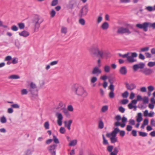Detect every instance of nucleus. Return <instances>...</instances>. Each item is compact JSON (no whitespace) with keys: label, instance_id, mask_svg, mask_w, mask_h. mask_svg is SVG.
<instances>
[{"label":"nucleus","instance_id":"0e129e2a","mask_svg":"<svg viewBox=\"0 0 155 155\" xmlns=\"http://www.w3.org/2000/svg\"><path fill=\"white\" fill-rule=\"evenodd\" d=\"M15 46L16 47H17L18 48H19L20 44H19V42L18 40H15Z\"/></svg>","mask_w":155,"mask_h":155},{"label":"nucleus","instance_id":"338daca9","mask_svg":"<svg viewBox=\"0 0 155 155\" xmlns=\"http://www.w3.org/2000/svg\"><path fill=\"white\" fill-rule=\"evenodd\" d=\"M63 112L65 114L67 115L69 114L68 110L65 108H63Z\"/></svg>","mask_w":155,"mask_h":155},{"label":"nucleus","instance_id":"6e6d98bb","mask_svg":"<svg viewBox=\"0 0 155 155\" xmlns=\"http://www.w3.org/2000/svg\"><path fill=\"white\" fill-rule=\"evenodd\" d=\"M11 29L14 31H17L18 30V28L17 26L15 25L12 26L11 28Z\"/></svg>","mask_w":155,"mask_h":155},{"label":"nucleus","instance_id":"6ab92c4d","mask_svg":"<svg viewBox=\"0 0 155 155\" xmlns=\"http://www.w3.org/2000/svg\"><path fill=\"white\" fill-rule=\"evenodd\" d=\"M77 143V140L76 139L70 141L69 145L70 146H74L76 145Z\"/></svg>","mask_w":155,"mask_h":155},{"label":"nucleus","instance_id":"473e14b6","mask_svg":"<svg viewBox=\"0 0 155 155\" xmlns=\"http://www.w3.org/2000/svg\"><path fill=\"white\" fill-rule=\"evenodd\" d=\"M79 23L81 25H84L85 24V20L83 18H81L79 21Z\"/></svg>","mask_w":155,"mask_h":155},{"label":"nucleus","instance_id":"37998d69","mask_svg":"<svg viewBox=\"0 0 155 155\" xmlns=\"http://www.w3.org/2000/svg\"><path fill=\"white\" fill-rule=\"evenodd\" d=\"M137 64L138 65L139 68L140 69H143L145 65V64L143 63H140Z\"/></svg>","mask_w":155,"mask_h":155},{"label":"nucleus","instance_id":"5fc2aeb1","mask_svg":"<svg viewBox=\"0 0 155 155\" xmlns=\"http://www.w3.org/2000/svg\"><path fill=\"white\" fill-rule=\"evenodd\" d=\"M50 14L51 17H53L55 15L56 12L54 9H52L51 12Z\"/></svg>","mask_w":155,"mask_h":155},{"label":"nucleus","instance_id":"79ce46f5","mask_svg":"<svg viewBox=\"0 0 155 155\" xmlns=\"http://www.w3.org/2000/svg\"><path fill=\"white\" fill-rule=\"evenodd\" d=\"M108 109L107 106L105 105L103 106L101 110L103 112H105Z\"/></svg>","mask_w":155,"mask_h":155},{"label":"nucleus","instance_id":"a211bd4d","mask_svg":"<svg viewBox=\"0 0 155 155\" xmlns=\"http://www.w3.org/2000/svg\"><path fill=\"white\" fill-rule=\"evenodd\" d=\"M98 128L100 129H103L104 127V123L102 120H100L98 122Z\"/></svg>","mask_w":155,"mask_h":155},{"label":"nucleus","instance_id":"7ed1b4c3","mask_svg":"<svg viewBox=\"0 0 155 155\" xmlns=\"http://www.w3.org/2000/svg\"><path fill=\"white\" fill-rule=\"evenodd\" d=\"M43 21L42 18L38 15H35L32 19V23L34 26L35 29H38Z\"/></svg>","mask_w":155,"mask_h":155},{"label":"nucleus","instance_id":"a18cd8bd","mask_svg":"<svg viewBox=\"0 0 155 155\" xmlns=\"http://www.w3.org/2000/svg\"><path fill=\"white\" fill-rule=\"evenodd\" d=\"M109 89H110L111 91H114V86L113 84L111 83L110 84L109 87Z\"/></svg>","mask_w":155,"mask_h":155},{"label":"nucleus","instance_id":"a19ab883","mask_svg":"<svg viewBox=\"0 0 155 155\" xmlns=\"http://www.w3.org/2000/svg\"><path fill=\"white\" fill-rule=\"evenodd\" d=\"M133 69L135 71H136L137 70V69L139 68V67L138 66V65L136 64L134 65L133 66Z\"/></svg>","mask_w":155,"mask_h":155},{"label":"nucleus","instance_id":"412c9836","mask_svg":"<svg viewBox=\"0 0 155 155\" xmlns=\"http://www.w3.org/2000/svg\"><path fill=\"white\" fill-rule=\"evenodd\" d=\"M120 131V129L117 127L114 129V130L112 132V135L117 136V134Z\"/></svg>","mask_w":155,"mask_h":155},{"label":"nucleus","instance_id":"393cba45","mask_svg":"<svg viewBox=\"0 0 155 155\" xmlns=\"http://www.w3.org/2000/svg\"><path fill=\"white\" fill-rule=\"evenodd\" d=\"M37 88L36 84L33 82H31L30 84V87L29 89H35Z\"/></svg>","mask_w":155,"mask_h":155},{"label":"nucleus","instance_id":"20e7f679","mask_svg":"<svg viewBox=\"0 0 155 155\" xmlns=\"http://www.w3.org/2000/svg\"><path fill=\"white\" fill-rule=\"evenodd\" d=\"M91 51L93 54L101 58H103L106 54L103 49H100L98 47L92 49Z\"/></svg>","mask_w":155,"mask_h":155},{"label":"nucleus","instance_id":"ddd939ff","mask_svg":"<svg viewBox=\"0 0 155 155\" xmlns=\"http://www.w3.org/2000/svg\"><path fill=\"white\" fill-rule=\"evenodd\" d=\"M19 35L20 36L26 37L29 35V33L27 31L24 30L21 32H19Z\"/></svg>","mask_w":155,"mask_h":155},{"label":"nucleus","instance_id":"a878e982","mask_svg":"<svg viewBox=\"0 0 155 155\" xmlns=\"http://www.w3.org/2000/svg\"><path fill=\"white\" fill-rule=\"evenodd\" d=\"M139 135L143 137H145L147 136V133L145 132H143L142 131L138 132Z\"/></svg>","mask_w":155,"mask_h":155},{"label":"nucleus","instance_id":"b1692460","mask_svg":"<svg viewBox=\"0 0 155 155\" xmlns=\"http://www.w3.org/2000/svg\"><path fill=\"white\" fill-rule=\"evenodd\" d=\"M56 115L57 116L58 120H62L63 119V117L61 113H57L56 114Z\"/></svg>","mask_w":155,"mask_h":155},{"label":"nucleus","instance_id":"8fccbe9b","mask_svg":"<svg viewBox=\"0 0 155 155\" xmlns=\"http://www.w3.org/2000/svg\"><path fill=\"white\" fill-rule=\"evenodd\" d=\"M122 113H123L125 112V109L122 106L120 107L118 109Z\"/></svg>","mask_w":155,"mask_h":155},{"label":"nucleus","instance_id":"423d86ee","mask_svg":"<svg viewBox=\"0 0 155 155\" xmlns=\"http://www.w3.org/2000/svg\"><path fill=\"white\" fill-rule=\"evenodd\" d=\"M130 31L128 28H124L123 27H120L117 31V33L118 34H123L127 33V35L130 34Z\"/></svg>","mask_w":155,"mask_h":155},{"label":"nucleus","instance_id":"7c9ffc66","mask_svg":"<svg viewBox=\"0 0 155 155\" xmlns=\"http://www.w3.org/2000/svg\"><path fill=\"white\" fill-rule=\"evenodd\" d=\"M72 122V121L71 120H69L68 122L67 127L68 130H70L71 129V126Z\"/></svg>","mask_w":155,"mask_h":155},{"label":"nucleus","instance_id":"f03ea898","mask_svg":"<svg viewBox=\"0 0 155 155\" xmlns=\"http://www.w3.org/2000/svg\"><path fill=\"white\" fill-rule=\"evenodd\" d=\"M136 27L139 29H143V30L146 32L148 31V27L150 28L152 27L153 29H155V22L151 23L150 22H145L142 24H138L136 25Z\"/></svg>","mask_w":155,"mask_h":155},{"label":"nucleus","instance_id":"72a5a7b5","mask_svg":"<svg viewBox=\"0 0 155 155\" xmlns=\"http://www.w3.org/2000/svg\"><path fill=\"white\" fill-rule=\"evenodd\" d=\"M11 107L12 108L18 109L20 108V106L17 104H14L11 105Z\"/></svg>","mask_w":155,"mask_h":155},{"label":"nucleus","instance_id":"4d7b16f0","mask_svg":"<svg viewBox=\"0 0 155 155\" xmlns=\"http://www.w3.org/2000/svg\"><path fill=\"white\" fill-rule=\"evenodd\" d=\"M61 32L62 33L66 34L67 32V29L65 27L62 28L61 30Z\"/></svg>","mask_w":155,"mask_h":155},{"label":"nucleus","instance_id":"ea45409f","mask_svg":"<svg viewBox=\"0 0 155 155\" xmlns=\"http://www.w3.org/2000/svg\"><path fill=\"white\" fill-rule=\"evenodd\" d=\"M113 149V146H108L107 147V150L110 153L112 151V150Z\"/></svg>","mask_w":155,"mask_h":155},{"label":"nucleus","instance_id":"0eeeda50","mask_svg":"<svg viewBox=\"0 0 155 155\" xmlns=\"http://www.w3.org/2000/svg\"><path fill=\"white\" fill-rule=\"evenodd\" d=\"M77 5V3L76 0H70L67 5V7L69 9L72 10Z\"/></svg>","mask_w":155,"mask_h":155},{"label":"nucleus","instance_id":"13d9d810","mask_svg":"<svg viewBox=\"0 0 155 155\" xmlns=\"http://www.w3.org/2000/svg\"><path fill=\"white\" fill-rule=\"evenodd\" d=\"M131 0H120V2L121 3H129Z\"/></svg>","mask_w":155,"mask_h":155},{"label":"nucleus","instance_id":"69168bd1","mask_svg":"<svg viewBox=\"0 0 155 155\" xmlns=\"http://www.w3.org/2000/svg\"><path fill=\"white\" fill-rule=\"evenodd\" d=\"M148 119L147 118H146L144 119L143 123V124L146 125H147L148 124Z\"/></svg>","mask_w":155,"mask_h":155},{"label":"nucleus","instance_id":"09e8293b","mask_svg":"<svg viewBox=\"0 0 155 155\" xmlns=\"http://www.w3.org/2000/svg\"><path fill=\"white\" fill-rule=\"evenodd\" d=\"M28 93V91L26 89H24L21 90V94L22 95L26 94Z\"/></svg>","mask_w":155,"mask_h":155},{"label":"nucleus","instance_id":"c85d7f7f","mask_svg":"<svg viewBox=\"0 0 155 155\" xmlns=\"http://www.w3.org/2000/svg\"><path fill=\"white\" fill-rule=\"evenodd\" d=\"M6 119L4 116H3L1 118L0 121L2 123H5L6 122Z\"/></svg>","mask_w":155,"mask_h":155},{"label":"nucleus","instance_id":"cd10ccee","mask_svg":"<svg viewBox=\"0 0 155 155\" xmlns=\"http://www.w3.org/2000/svg\"><path fill=\"white\" fill-rule=\"evenodd\" d=\"M49 124L48 121H47L45 122L44 126L46 129H48L49 128Z\"/></svg>","mask_w":155,"mask_h":155},{"label":"nucleus","instance_id":"bb28decb","mask_svg":"<svg viewBox=\"0 0 155 155\" xmlns=\"http://www.w3.org/2000/svg\"><path fill=\"white\" fill-rule=\"evenodd\" d=\"M104 69L106 72H109L110 71V67L108 65H106L104 68Z\"/></svg>","mask_w":155,"mask_h":155},{"label":"nucleus","instance_id":"4c0bfd02","mask_svg":"<svg viewBox=\"0 0 155 155\" xmlns=\"http://www.w3.org/2000/svg\"><path fill=\"white\" fill-rule=\"evenodd\" d=\"M147 65L150 67H152L155 65V61L154 62L150 61L148 63Z\"/></svg>","mask_w":155,"mask_h":155},{"label":"nucleus","instance_id":"1a4fd4ad","mask_svg":"<svg viewBox=\"0 0 155 155\" xmlns=\"http://www.w3.org/2000/svg\"><path fill=\"white\" fill-rule=\"evenodd\" d=\"M101 73V71L97 67H94L92 71V73L93 74H96L97 76L100 74Z\"/></svg>","mask_w":155,"mask_h":155},{"label":"nucleus","instance_id":"680f3d73","mask_svg":"<svg viewBox=\"0 0 155 155\" xmlns=\"http://www.w3.org/2000/svg\"><path fill=\"white\" fill-rule=\"evenodd\" d=\"M33 151V150H31V149H28L26 152L25 155H30L31 154Z\"/></svg>","mask_w":155,"mask_h":155},{"label":"nucleus","instance_id":"e2e57ef3","mask_svg":"<svg viewBox=\"0 0 155 155\" xmlns=\"http://www.w3.org/2000/svg\"><path fill=\"white\" fill-rule=\"evenodd\" d=\"M121 116L120 115H117L115 117V119L118 121H119L121 119Z\"/></svg>","mask_w":155,"mask_h":155},{"label":"nucleus","instance_id":"9b49d317","mask_svg":"<svg viewBox=\"0 0 155 155\" xmlns=\"http://www.w3.org/2000/svg\"><path fill=\"white\" fill-rule=\"evenodd\" d=\"M125 85L127 89L130 91L136 88V86L133 83H131L129 84L128 83H126Z\"/></svg>","mask_w":155,"mask_h":155},{"label":"nucleus","instance_id":"3c124183","mask_svg":"<svg viewBox=\"0 0 155 155\" xmlns=\"http://www.w3.org/2000/svg\"><path fill=\"white\" fill-rule=\"evenodd\" d=\"M57 146L55 144H54L50 146L49 150H55L56 147Z\"/></svg>","mask_w":155,"mask_h":155},{"label":"nucleus","instance_id":"dca6fc26","mask_svg":"<svg viewBox=\"0 0 155 155\" xmlns=\"http://www.w3.org/2000/svg\"><path fill=\"white\" fill-rule=\"evenodd\" d=\"M127 58L129 63H133L137 61L136 59H135L131 56H129V55L127 56Z\"/></svg>","mask_w":155,"mask_h":155},{"label":"nucleus","instance_id":"2eb2a0df","mask_svg":"<svg viewBox=\"0 0 155 155\" xmlns=\"http://www.w3.org/2000/svg\"><path fill=\"white\" fill-rule=\"evenodd\" d=\"M116 135H112V137H110V140L111 143H114L117 141V138Z\"/></svg>","mask_w":155,"mask_h":155},{"label":"nucleus","instance_id":"c9c22d12","mask_svg":"<svg viewBox=\"0 0 155 155\" xmlns=\"http://www.w3.org/2000/svg\"><path fill=\"white\" fill-rule=\"evenodd\" d=\"M129 93L127 91H125L122 94V96L124 98H127L128 95Z\"/></svg>","mask_w":155,"mask_h":155},{"label":"nucleus","instance_id":"e433bc0d","mask_svg":"<svg viewBox=\"0 0 155 155\" xmlns=\"http://www.w3.org/2000/svg\"><path fill=\"white\" fill-rule=\"evenodd\" d=\"M114 91H110L109 93V97L111 98H113L114 97Z\"/></svg>","mask_w":155,"mask_h":155},{"label":"nucleus","instance_id":"864d4df0","mask_svg":"<svg viewBox=\"0 0 155 155\" xmlns=\"http://www.w3.org/2000/svg\"><path fill=\"white\" fill-rule=\"evenodd\" d=\"M132 127L131 125H127L126 127V130L128 131H130L132 130Z\"/></svg>","mask_w":155,"mask_h":155},{"label":"nucleus","instance_id":"c756f323","mask_svg":"<svg viewBox=\"0 0 155 155\" xmlns=\"http://www.w3.org/2000/svg\"><path fill=\"white\" fill-rule=\"evenodd\" d=\"M129 52H128L127 53L124 54H122L120 53L118 54V55L120 57H122L123 58H127V56H128V55H129Z\"/></svg>","mask_w":155,"mask_h":155},{"label":"nucleus","instance_id":"bf43d9fd","mask_svg":"<svg viewBox=\"0 0 155 155\" xmlns=\"http://www.w3.org/2000/svg\"><path fill=\"white\" fill-rule=\"evenodd\" d=\"M149 47H146L145 48H142L141 49V51L144 52L148 51L149 50Z\"/></svg>","mask_w":155,"mask_h":155},{"label":"nucleus","instance_id":"9d476101","mask_svg":"<svg viewBox=\"0 0 155 155\" xmlns=\"http://www.w3.org/2000/svg\"><path fill=\"white\" fill-rule=\"evenodd\" d=\"M120 73L122 75H126L127 73V70L126 66L121 67L119 70Z\"/></svg>","mask_w":155,"mask_h":155},{"label":"nucleus","instance_id":"774afa93","mask_svg":"<svg viewBox=\"0 0 155 155\" xmlns=\"http://www.w3.org/2000/svg\"><path fill=\"white\" fill-rule=\"evenodd\" d=\"M150 124L152 126L155 127V121L153 119H151Z\"/></svg>","mask_w":155,"mask_h":155},{"label":"nucleus","instance_id":"de8ad7c7","mask_svg":"<svg viewBox=\"0 0 155 155\" xmlns=\"http://www.w3.org/2000/svg\"><path fill=\"white\" fill-rule=\"evenodd\" d=\"M60 133L62 134H64L65 132V129L64 127H61L60 129Z\"/></svg>","mask_w":155,"mask_h":155},{"label":"nucleus","instance_id":"603ef678","mask_svg":"<svg viewBox=\"0 0 155 155\" xmlns=\"http://www.w3.org/2000/svg\"><path fill=\"white\" fill-rule=\"evenodd\" d=\"M148 91L152 92L154 89V87L153 86L150 85L148 86Z\"/></svg>","mask_w":155,"mask_h":155},{"label":"nucleus","instance_id":"39448f33","mask_svg":"<svg viewBox=\"0 0 155 155\" xmlns=\"http://www.w3.org/2000/svg\"><path fill=\"white\" fill-rule=\"evenodd\" d=\"M88 7L87 5L82 7L78 13V16L80 18L86 16L88 12Z\"/></svg>","mask_w":155,"mask_h":155},{"label":"nucleus","instance_id":"f704fd0d","mask_svg":"<svg viewBox=\"0 0 155 155\" xmlns=\"http://www.w3.org/2000/svg\"><path fill=\"white\" fill-rule=\"evenodd\" d=\"M143 104H147L149 102V99L148 98L146 97H144L143 98Z\"/></svg>","mask_w":155,"mask_h":155},{"label":"nucleus","instance_id":"aec40b11","mask_svg":"<svg viewBox=\"0 0 155 155\" xmlns=\"http://www.w3.org/2000/svg\"><path fill=\"white\" fill-rule=\"evenodd\" d=\"M118 152V149L117 147H115L113 150V151H112L110 153V155H117Z\"/></svg>","mask_w":155,"mask_h":155},{"label":"nucleus","instance_id":"f8f14e48","mask_svg":"<svg viewBox=\"0 0 155 155\" xmlns=\"http://www.w3.org/2000/svg\"><path fill=\"white\" fill-rule=\"evenodd\" d=\"M28 92H30L33 97L37 96L38 95V91L35 89H29Z\"/></svg>","mask_w":155,"mask_h":155},{"label":"nucleus","instance_id":"58836bf2","mask_svg":"<svg viewBox=\"0 0 155 155\" xmlns=\"http://www.w3.org/2000/svg\"><path fill=\"white\" fill-rule=\"evenodd\" d=\"M58 0H53L51 3V6H54L58 4Z\"/></svg>","mask_w":155,"mask_h":155},{"label":"nucleus","instance_id":"f3484780","mask_svg":"<svg viewBox=\"0 0 155 155\" xmlns=\"http://www.w3.org/2000/svg\"><path fill=\"white\" fill-rule=\"evenodd\" d=\"M143 120L142 117V114L141 113H139L138 114L137 116V122L139 123Z\"/></svg>","mask_w":155,"mask_h":155},{"label":"nucleus","instance_id":"4468645a","mask_svg":"<svg viewBox=\"0 0 155 155\" xmlns=\"http://www.w3.org/2000/svg\"><path fill=\"white\" fill-rule=\"evenodd\" d=\"M109 25L107 22H104L101 25L102 28L104 30H107L109 27Z\"/></svg>","mask_w":155,"mask_h":155},{"label":"nucleus","instance_id":"49530a36","mask_svg":"<svg viewBox=\"0 0 155 155\" xmlns=\"http://www.w3.org/2000/svg\"><path fill=\"white\" fill-rule=\"evenodd\" d=\"M146 9L150 12L154 11L153 7L151 6H147L146 7Z\"/></svg>","mask_w":155,"mask_h":155},{"label":"nucleus","instance_id":"f257e3e1","mask_svg":"<svg viewBox=\"0 0 155 155\" xmlns=\"http://www.w3.org/2000/svg\"><path fill=\"white\" fill-rule=\"evenodd\" d=\"M72 91L77 95L83 98L86 97L88 93L84 87L78 84H75L71 87Z\"/></svg>","mask_w":155,"mask_h":155},{"label":"nucleus","instance_id":"6e6552de","mask_svg":"<svg viewBox=\"0 0 155 155\" xmlns=\"http://www.w3.org/2000/svg\"><path fill=\"white\" fill-rule=\"evenodd\" d=\"M140 71L147 76L150 75L153 72V70L150 68H145L140 70Z\"/></svg>","mask_w":155,"mask_h":155},{"label":"nucleus","instance_id":"4be33fe9","mask_svg":"<svg viewBox=\"0 0 155 155\" xmlns=\"http://www.w3.org/2000/svg\"><path fill=\"white\" fill-rule=\"evenodd\" d=\"M9 79H17L20 78V76L17 75H10L8 78Z\"/></svg>","mask_w":155,"mask_h":155},{"label":"nucleus","instance_id":"052dcab7","mask_svg":"<svg viewBox=\"0 0 155 155\" xmlns=\"http://www.w3.org/2000/svg\"><path fill=\"white\" fill-rule=\"evenodd\" d=\"M131 134L133 136L136 137L137 135V131L134 130H133L131 132Z\"/></svg>","mask_w":155,"mask_h":155},{"label":"nucleus","instance_id":"5701e85b","mask_svg":"<svg viewBox=\"0 0 155 155\" xmlns=\"http://www.w3.org/2000/svg\"><path fill=\"white\" fill-rule=\"evenodd\" d=\"M52 139V140L54 141V143L58 144L59 143L58 139L54 134L53 135V139Z\"/></svg>","mask_w":155,"mask_h":155},{"label":"nucleus","instance_id":"2f4dec72","mask_svg":"<svg viewBox=\"0 0 155 155\" xmlns=\"http://www.w3.org/2000/svg\"><path fill=\"white\" fill-rule=\"evenodd\" d=\"M19 28L21 29L24 28L25 25L24 23H19L18 24Z\"/></svg>","mask_w":155,"mask_h":155},{"label":"nucleus","instance_id":"c03bdc74","mask_svg":"<svg viewBox=\"0 0 155 155\" xmlns=\"http://www.w3.org/2000/svg\"><path fill=\"white\" fill-rule=\"evenodd\" d=\"M97 80V78L96 77H93L91 78V82L92 83H94Z\"/></svg>","mask_w":155,"mask_h":155}]
</instances>
